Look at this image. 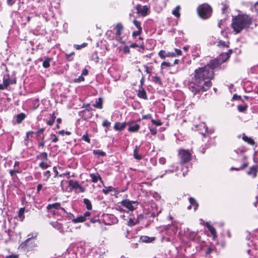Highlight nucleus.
Instances as JSON below:
<instances>
[{"mask_svg":"<svg viewBox=\"0 0 258 258\" xmlns=\"http://www.w3.org/2000/svg\"><path fill=\"white\" fill-rule=\"evenodd\" d=\"M232 51L221 53L217 58L211 60L203 67L195 70L194 76L189 83V89L194 95L207 91L212 86L211 80L214 78V70L220 66L230 57Z\"/></svg>","mask_w":258,"mask_h":258,"instance_id":"1","label":"nucleus"},{"mask_svg":"<svg viewBox=\"0 0 258 258\" xmlns=\"http://www.w3.org/2000/svg\"><path fill=\"white\" fill-rule=\"evenodd\" d=\"M252 22V19L249 16L245 14L238 15L233 18L231 26L233 30L237 33L249 27Z\"/></svg>","mask_w":258,"mask_h":258,"instance_id":"2","label":"nucleus"},{"mask_svg":"<svg viewBox=\"0 0 258 258\" xmlns=\"http://www.w3.org/2000/svg\"><path fill=\"white\" fill-rule=\"evenodd\" d=\"M37 246L34 237H30L20 244L19 249L24 252L33 250Z\"/></svg>","mask_w":258,"mask_h":258,"instance_id":"3","label":"nucleus"},{"mask_svg":"<svg viewBox=\"0 0 258 258\" xmlns=\"http://www.w3.org/2000/svg\"><path fill=\"white\" fill-rule=\"evenodd\" d=\"M48 212L50 215H55L66 213L65 209L61 207L60 203H55L52 204H48L46 207Z\"/></svg>","mask_w":258,"mask_h":258,"instance_id":"4","label":"nucleus"},{"mask_svg":"<svg viewBox=\"0 0 258 258\" xmlns=\"http://www.w3.org/2000/svg\"><path fill=\"white\" fill-rule=\"evenodd\" d=\"M197 10L199 15L203 19L208 18L212 13L211 7L206 4L200 5Z\"/></svg>","mask_w":258,"mask_h":258,"instance_id":"5","label":"nucleus"},{"mask_svg":"<svg viewBox=\"0 0 258 258\" xmlns=\"http://www.w3.org/2000/svg\"><path fill=\"white\" fill-rule=\"evenodd\" d=\"M121 205L126 208L130 211H133L135 210L138 205L139 203L137 201H130L128 200H124L121 202Z\"/></svg>","mask_w":258,"mask_h":258,"instance_id":"6","label":"nucleus"},{"mask_svg":"<svg viewBox=\"0 0 258 258\" xmlns=\"http://www.w3.org/2000/svg\"><path fill=\"white\" fill-rule=\"evenodd\" d=\"M178 155L180 159L181 164H183L189 161L191 158V154L188 150L180 149L178 152Z\"/></svg>","mask_w":258,"mask_h":258,"instance_id":"7","label":"nucleus"},{"mask_svg":"<svg viewBox=\"0 0 258 258\" xmlns=\"http://www.w3.org/2000/svg\"><path fill=\"white\" fill-rule=\"evenodd\" d=\"M137 121L132 120L127 122V125H128V131L131 133H136L140 128V125L136 123Z\"/></svg>","mask_w":258,"mask_h":258,"instance_id":"8","label":"nucleus"},{"mask_svg":"<svg viewBox=\"0 0 258 258\" xmlns=\"http://www.w3.org/2000/svg\"><path fill=\"white\" fill-rule=\"evenodd\" d=\"M185 233L186 237L189 240L195 241L198 239V236L196 232L187 229Z\"/></svg>","mask_w":258,"mask_h":258,"instance_id":"9","label":"nucleus"},{"mask_svg":"<svg viewBox=\"0 0 258 258\" xmlns=\"http://www.w3.org/2000/svg\"><path fill=\"white\" fill-rule=\"evenodd\" d=\"M258 172V167L256 165L252 166L248 171L247 172V174L251 176L252 178H255L257 176Z\"/></svg>","mask_w":258,"mask_h":258,"instance_id":"10","label":"nucleus"},{"mask_svg":"<svg viewBox=\"0 0 258 258\" xmlns=\"http://www.w3.org/2000/svg\"><path fill=\"white\" fill-rule=\"evenodd\" d=\"M149 10V7L147 6H138L137 7V11L138 13L141 14L142 16H146Z\"/></svg>","mask_w":258,"mask_h":258,"instance_id":"11","label":"nucleus"},{"mask_svg":"<svg viewBox=\"0 0 258 258\" xmlns=\"http://www.w3.org/2000/svg\"><path fill=\"white\" fill-rule=\"evenodd\" d=\"M51 224L54 228L56 229L62 233H64L66 231V230L63 228L62 225L57 222V221L52 222V223H51Z\"/></svg>","mask_w":258,"mask_h":258,"instance_id":"12","label":"nucleus"},{"mask_svg":"<svg viewBox=\"0 0 258 258\" xmlns=\"http://www.w3.org/2000/svg\"><path fill=\"white\" fill-rule=\"evenodd\" d=\"M241 136L242 139L244 142H246L247 143L251 146L255 145V147H257V145L255 144V142L251 138L245 136L244 134H243L242 135H241ZM240 136H241V135H240L239 137H240Z\"/></svg>","mask_w":258,"mask_h":258,"instance_id":"13","label":"nucleus"},{"mask_svg":"<svg viewBox=\"0 0 258 258\" xmlns=\"http://www.w3.org/2000/svg\"><path fill=\"white\" fill-rule=\"evenodd\" d=\"M197 127L200 131V133L203 135H204L206 133H208V127L205 123H200L197 126Z\"/></svg>","mask_w":258,"mask_h":258,"instance_id":"14","label":"nucleus"},{"mask_svg":"<svg viewBox=\"0 0 258 258\" xmlns=\"http://www.w3.org/2000/svg\"><path fill=\"white\" fill-rule=\"evenodd\" d=\"M127 125V122H124L122 123H120L119 122H116L114 124V128L116 131H122L125 128L126 126Z\"/></svg>","mask_w":258,"mask_h":258,"instance_id":"15","label":"nucleus"},{"mask_svg":"<svg viewBox=\"0 0 258 258\" xmlns=\"http://www.w3.org/2000/svg\"><path fill=\"white\" fill-rule=\"evenodd\" d=\"M156 239L155 237H149L148 236H142L141 237V240L142 242L145 243H151Z\"/></svg>","mask_w":258,"mask_h":258,"instance_id":"16","label":"nucleus"},{"mask_svg":"<svg viewBox=\"0 0 258 258\" xmlns=\"http://www.w3.org/2000/svg\"><path fill=\"white\" fill-rule=\"evenodd\" d=\"M89 176L93 182L95 183L97 182L98 180H101V178L98 173H91Z\"/></svg>","mask_w":258,"mask_h":258,"instance_id":"17","label":"nucleus"},{"mask_svg":"<svg viewBox=\"0 0 258 258\" xmlns=\"http://www.w3.org/2000/svg\"><path fill=\"white\" fill-rule=\"evenodd\" d=\"M189 201L190 205L188 207V209H190L191 206H193L194 208V210L196 211L197 209L199 206L198 203H197L196 200L193 198H190L189 199Z\"/></svg>","mask_w":258,"mask_h":258,"instance_id":"18","label":"nucleus"},{"mask_svg":"<svg viewBox=\"0 0 258 258\" xmlns=\"http://www.w3.org/2000/svg\"><path fill=\"white\" fill-rule=\"evenodd\" d=\"M44 131V129L43 128H41L39 129L37 132V139L38 141L43 140L44 139V135L43 132Z\"/></svg>","mask_w":258,"mask_h":258,"instance_id":"19","label":"nucleus"},{"mask_svg":"<svg viewBox=\"0 0 258 258\" xmlns=\"http://www.w3.org/2000/svg\"><path fill=\"white\" fill-rule=\"evenodd\" d=\"M138 95L139 97H140L141 98H143L144 99H147L146 92L145 91V90L142 88H141V89H140L139 90Z\"/></svg>","mask_w":258,"mask_h":258,"instance_id":"20","label":"nucleus"},{"mask_svg":"<svg viewBox=\"0 0 258 258\" xmlns=\"http://www.w3.org/2000/svg\"><path fill=\"white\" fill-rule=\"evenodd\" d=\"M115 29L116 30L115 34L117 36H120L121 34V31L123 29V26L120 23H118L116 25Z\"/></svg>","mask_w":258,"mask_h":258,"instance_id":"21","label":"nucleus"},{"mask_svg":"<svg viewBox=\"0 0 258 258\" xmlns=\"http://www.w3.org/2000/svg\"><path fill=\"white\" fill-rule=\"evenodd\" d=\"M139 148V146H136L134 150V157L137 160H141L142 158V156L138 154Z\"/></svg>","mask_w":258,"mask_h":258,"instance_id":"22","label":"nucleus"},{"mask_svg":"<svg viewBox=\"0 0 258 258\" xmlns=\"http://www.w3.org/2000/svg\"><path fill=\"white\" fill-rule=\"evenodd\" d=\"M93 106L97 108L102 109V99L101 98H99L97 100H96L95 104L93 105Z\"/></svg>","mask_w":258,"mask_h":258,"instance_id":"23","label":"nucleus"},{"mask_svg":"<svg viewBox=\"0 0 258 258\" xmlns=\"http://www.w3.org/2000/svg\"><path fill=\"white\" fill-rule=\"evenodd\" d=\"M37 159H40L42 160L46 161H48L47 157V154L46 152L40 153L38 156H37Z\"/></svg>","mask_w":258,"mask_h":258,"instance_id":"24","label":"nucleus"},{"mask_svg":"<svg viewBox=\"0 0 258 258\" xmlns=\"http://www.w3.org/2000/svg\"><path fill=\"white\" fill-rule=\"evenodd\" d=\"M50 165L49 164V163L48 162V161H43L42 162H41L39 164V166L43 169H46L47 168H48V167H49Z\"/></svg>","mask_w":258,"mask_h":258,"instance_id":"25","label":"nucleus"},{"mask_svg":"<svg viewBox=\"0 0 258 258\" xmlns=\"http://www.w3.org/2000/svg\"><path fill=\"white\" fill-rule=\"evenodd\" d=\"M83 203L85 204V205L86 207V208L88 210H90L92 209V204L89 199H86V198L84 199Z\"/></svg>","mask_w":258,"mask_h":258,"instance_id":"26","label":"nucleus"},{"mask_svg":"<svg viewBox=\"0 0 258 258\" xmlns=\"http://www.w3.org/2000/svg\"><path fill=\"white\" fill-rule=\"evenodd\" d=\"M69 185L74 188L78 189V187L80 185L78 182L73 180H70L69 181Z\"/></svg>","mask_w":258,"mask_h":258,"instance_id":"27","label":"nucleus"},{"mask_svg":"<svg viewBox=\"0 0 258 258\" xmlns=\"http://www.w3.org/2000/svg\"><path fill=\"white\" fill-rule=\"evenodd\" d=\"M93 153L97 155L98 157L105 156L106 154L104 152L100 150H95L93 151Z\"/></svg>","mask_w":258,"mask_h":258,"instance_id":"28","label":"nucleus"},{"mask_svg":"<svg viewBox=\"0 0 258 258\" xmlns=\"http://www.w3.org/2000/svg\"><path fill=\"white\" fill-rule=\"evenodd\" d=\"M246 151V148L244 146H241L234 151L237 154H242Z\"/></svg>","mask_w":258,"mask_h":258,"instance_id":"29","label":"nucleus"},{"mask_svg":"<svg viewBox=\"0 0 258 258\" xmlns=\"http://www.w3.org/2000/svg\"><path fill=\"white\" fill-rule=\"evenodd\" d=\"M207 227L208 228L209 230L210 231L211 234L213 236H216V231L215 229L211 225H209V224H207Z\"/></svg>","mask_w":258,"mask_h":258,"instance_id":"30","label":"nucleus"},{"mask_svg":"<svg viewBox=\"0 0 258 258\" xmlns=\"http://www.w3.org/2000/svg\"><path fill=\"white\" fill-rule=\"evenodd\" d=\"M24 212H25V209L23 208H22L19 210V213H18V216L21 221H23L25 218Z\"/></svg>","mask_w":258,"mask_h":258,"instance_id":"31","label":"nucleus"},{"mask_svg":"<svg viewBox=\"0 0 258 258\" xmlns=\"http://www.w3.org/2000/svg\"><path fill=\"white\" fill-rule=\"evenodd\" d=\"M25 118V114L21 113L17 115V121L18 123H21Z\"/></svg>","mask_w":258,"mask_h":258,"instance_id":"32","label":"nucleus"},{"mask_svg":"<svg viewBox=\"0 0 258 258\" xmlns=\"http://www.w3.org/2000/svg\"><path fill=\"white\" fill-rule=\"evenodd\" d=\"M22 172V170L21 168H17L14 170H10V174L11 176H13L16 173H21Z\"/></svg>","mask_w":258,"mask_h":258,"instance_id":"33","label":"nucleus"},{"mask_svg":"<svg viewBox=\"0 0 258 258\" xmlns=\"http://www.w3.org/2000/svg\"><path fill=\"white\" fill-rule=\"evenodd\" d=\"M180 6H177L175 9L172 11V14L174 15L176 17H179L180 16Z\"/></svg>","mask_w":258,"mask_h":258,"instance_id":"34","label":"nucleus"},{"mask_svg":"<svg viewBox=\"0 0 258 258\" xmlns=\"http://www.w3.org/2000/svg\"><path fill=\"white\" fill-rule=\"evenodd\" d=\"M144 67L145 69V71L147 73L149 74L150 75L152 74L153 69V66H148L147 65H145L144 66Z\"/></svg>","mask_w":258,"mask_h":258,"instance_id":"35","label":"nucleus"},{"mask_svg":"<svg viewBox=\"0 0 258 258\" xmlns=\"http://www.w3.org/2000/svg\"><path fill=\"white\" fill-rule=\"evenodd\" d=\"M86 219L85 218V217L83 216H81L80 217H77V218H75L73 220V221L74 223H78V222H84Z\"/></svg>","mask_w":258,"mask_h":258,"instance_id":"36","label":"nucleus"},{"mask_svg":"<svg viewBox=\"0 0 258 258\" xmlns=\"http://www.w3.org/2000/svg\"><path fill=\"white\" fill-rule=\"evenodd\" d=\"M114 188L112 186H109L108 187H105V188L102 189V192L105 195H107L109 192L113 191Z\"/></svg>","mask_w":258,"mask_h":258,"instance_id":"37","label":"nucleus"},{"mask_svg":"<svg viewBox=\"0 0 258 258\" xmlns=\"http://www.w3.org/2000/svg\"><path fill=\"white\" fill-rule=\"evenodd\" d=\"M50 61V59L49 58H48V57L46 58L43 62V63H42L43 67L45 68H48L50 66V64H49Z\"/></svg>","mask_w":258,"mask_h":258,"instance_id":"38","label":"nucleus"},{"mask_svg":"<svg viewBox=\"0 0 258 258\" xmlns=\"http://www.w3.org/2000/svg\"><path fill=\"white\" fill-rule=\"evenodd\" d=\"M247 106L246 105H240L237 106V109L239 112H244L246 110Z\"/></svg>","mask_w":258,"mask_h":258,"instance_id":"39","label":"nucleus"},{"mask_svg":"<svg viewBox=\"0 0 258 258\" xmlns=\"http://www.w3.org/2000/svg\"><path fill=\"white\" fill-rule=\"evenodd\" d=\"M133 23H134V24L135 25V26L138 29V30H142V27L141 26L140 22H139L138 21H137L136 20H134V21H133Z\"/></svg>","mask_w":258,"mask_h":258,"instance_id":"40","label":"nucleus"},{"mask_svg":"<svg viewBox=\"0 0 258 258\" xmlns=\"http://www.w3.org/2000/svg\"><path fill=\"white\" fill-rule=\"evenodd\" d=\"M82 139L83 140L85 141V142H86L88 143H90V139L89 136L87 133H86L85 134H84L82 136Z\"/></svg>","mask_w":258,"mask_h":258,"instance_id":"41","label":"nucleus"},{"mask_svg":"<svg viewBox=\"0 0 258 258\" xmlns=\"http://www.w3.org/2000/svg\"><path fill=\"white\" fill-rule=\"evenodd\" d=\"M3 84L5 85L6 88H7L11 84L9 78H6L5 77L4 78Z\"/></svg>","mask_w":258,"mask_h":258,"instance_id":"42","label":"nucleus"},{"mask_svg":"<svg viewBox=\"0 0 258 258\" xmlns=\"http://www.w3.org/2000/svg\"><path fill=\"white\" fill-rule=\"evenodd\" d=\"M153 81L156 84H161V80L160 78V77L158 76H154L152 77Z\"/></svg>","mask_w":258,"mask_h":258,"instance_id":"43","label":"nucleus"},{"mask_svg":"<svg viewBox=\"0 0 258 258\" xmlns=\"http://www.w3.org/2000/svg\"><path fill=\"white\" fill-rule=\"evenodd\" d=\"M43 176L45 177V179L44 180L45 181H47L51 176L50 171L49 170L45 171L43 173Z\"/></svg>","mask_w":258,"mask_h":258,"instance_id":"44","label":"nucleus"},{"mask_svg":"<svg viewBox=\"0 0 258 258\" xmlns=\"http://www.w3.org/2000/svg\"><path fill=\"white\" fill-rule=\"evenodd\" d=\"M166 52L163 50H160L158 53L159 56L162 59H164L166 57Z\"/></svg>","mask_w":258,"mask_h":258,"instance_id":"45","label":"nucleus"},{"mask_svg":"<svg viewBox=\"0 0 258 258\" xmlns=\"http://www.w3.org/2000/svg\"><path fill=\"white\" fill-rule=\"evenodd\" d=\"M247 166H248V163L245 162L240 168H235L232 167V168H231L230 170H239L243 168L246 167Z\"/></svg>","mask_w":258,"mask_h":258,"instance_id":"46","label":"nucleus"},{"mask_svg":"<svg viewBox=\"0 0 258 258\" xmlns=\"http://www.w3.org/2000/svg\"><path fill=\"white\" fill-rule=\"evenodd\" d=\"M87 44L86 43H83L81 45H75V47L77 49L79 50V49H80L81 48H82L83 47H85V46H86Z\"/></svg>","mask_w":258,"mask_h":258,"instance_id":"47","label":"nucleus"},{"mask_svg":"<svg viewBox=\"0 0 258 258\" xmlns=\"http://www.w3.org/2000/svg\"><path fill=\"white\" fill-rule=\"evenodd\" d=\"M111 123L107 120H104L103 122V126L104 127H109L110 126Z\"/></svg>","mask_w":258,"mask_h":258,"instance_id":"48","label":"nucleus"},{"mask_svg":"<svg viewBox=\"0 0 258 258\" xmlns=\"http://www.w3.org/2000/svg\"><path fill=\"white\" fill-rule=\"evenodd\" d=\"M151 122L153 124H155L157 126H160L162 125V122L160 121H157L154 119H152Z\"/></svg>","mask_w":258,"mask_h":258,"instance_id":"49","label":"nucleus"},{"mask_svg":"<svg viewBox=\"0 0 258 258\" xmlns=\"http://www.w3.org/2000/svg\"><path fill=\"white\" fill-rule=\"evenodd\" d=\"M142 30H138L137 31H134L133 33V36L136 37L141 34L142 33Z\"/></svg>","mask_w":258,"mask_h":258,"instance_id":"50","label":"nucleus"},{"mask_svg":"<svg viewBox=\"0 0 258 258\" xmlns=\"http://www.w3.org/2000/svg\"><path fill=\"white\" fill-rule=\"evenodd\" d=\"M164 66H165L166 67H169L171 66V64L169 62L164 61V62H162V63H161V67L162 68Z\"/></svg>","mask_w":258,"mask_h":258,"instance_id":"51","label":"nucleus"},{"mask_svg":"<svg viewBox=\"0 0 258 258\" xmlns=\"http://www.w3.org/2000/svg\"><path fill=\"white\" fill-rule=\"evenodd\" d=\"M218 46H223V47H227V45L225 43V42L224 41H222L221 40L219 41L218 42Z\"/></svg>","mask_w":258,"mask_h":258,"instance_id":"52","label":"nucleus"},{"mask_svg":"<svg viewBox=\"0 0 258 258\" xmlns=\"http://www.w3.org/2000/svg\"><path fill=\"white\" fill-rule=\"evenodd\" d=\"M84 81V78L82 76H80L78 78H77L74 80V82H77V83H78V82H80L81 81Z\"/></svg>","mask_w":258,"mask_h":258,"instance_id":"53","label":"nucleus"},{"mask_svg":"<svg viewBox=\"0 0 258 258\" xmlns=\"http://www.w3.org/2000/svg\"><path fill=\"white\" fill-rule=\"evenodd\" d=\"M149 129H150V132L151 133V134L152 135H155L157 134V130L156 128L149 127Z\"/></svg>","mask_w":258,"mask_h":258,"instance_id":"54","label":"nucleus"},{"mask_svg":"<svg viewBox=\"0 0 258 258\" xmlns=\"http://www.w3.org/2000/svg\"><path fill=\"white\" fill-rule=\"evenodd\" d=\"M152 118V115L150 114L144 115L142 116V119H148Z\"/></svg>","mask_w":258,"mask_h":258,"instance_id":"55","label":"nucleus"},{"mask_svg":"<svg viewBox=\"0 0 258 258\" xmlns=\"http://www.w3.org/2000/svg\"><path fill=\"white\" fill-rule=\"evenodd\" d=\"M52 142L56 143L58 141L57 137L55 135H51Z\"/></svg>","mask_w":258,"mask_h":258,"instance_id":"56","label":"nucleus"},{"mask_svg":"<svg viewBox=\"0 0 258 258\" xmlns=\"http://www.w3.org/2000/svg\"><path fill=\"white\" fill-rule=\"evenodd\" d=\"M166 162V159L164 157H161L159 159V163L162 165H164Z\"/></svg>","mask_w":258,"mask_h":258,"instance_id":"57","label":"nucleus"},{"mask_svg":"<svg viewBox=\"0 0 258 258\" xmlns=\"http://www.w3.org/2000/svg\"><path fill=\"white\" fill-rule=\"evenodd\" d=\"M166 57H174L175 56V54L174 52H168L166 54Z\"/></svg>","mask_w":258,"mask_h":258,"instance_id":"58","label":"nucleus"},{"mask_svg":"<svg viewBox=\"0 0 258 258\" xmlns=\"http://www.w3.org/2000/svg\"><path fill=\"white\" fill-rule=\"evenodd\" d=\"M54 121L53 120V119L50 118L49 120L47 121V124L50 126L53 125L54 123Z\"/></svg>","mask_w":258,"mask_h":258,"instance_id":"59","label":"nucleus"},{"mask_svg":"<svg viewBox=\"0 0 258 258\" xmlns=\"http://www.w3.org/2000/svg\"><path fill=\"white\" fill-rule=\"evenodd\" d=\"M100 220L98 218H92L90 220V221L93 223H96L97 222H98Z\"/></svg>","mask_w":258,"mask_h":258,"instance_id":"60","label":"nucleus"},{"mask_svg":"<svg viewBox=\"0 0 258 258\" xmlns=\"http://www.w3.org/2000/svg\"><path fill=\"white\" fill-rule=\"evenodd\" d=\"M135 224H136V223L134 222V221L132 219H130L129 220V221H128V225H130V226H133V225H134Z\"/></svg>","mask_w":258,"mask_h":258,"instance_id":"61","label":"nucleus"},{"mask_svg":"<svg viewBox=\"0 0 258 258\" xmlns=\"http://www.w3.org/2000/svg\"><path fill=\"white\" fill-rule=\"evenodd\" d=\"M16 2V0H7V3L9 6L13 5Z\"/></svg>","mask_w":258,"mask_h":258,"instance_id":"62","label":"nucleus"},{"mask_svg":"<svg viewBox=\"0 0 258 258\" xmlns=\"http://www.w3.org/2000/svg\"><path fill=\"white\" fill-rule=\"evenodd\" d=\"M254 9L255 10V11L258 13V2L255 3L254 5Z\"/></svg>","mask_w":258,"mask_h":258,"instance_id":"63","label":"nucleus"},{"mask_svg":"<svg viewBox=\"0 0 258 258\" xmlns=\"http://www.w3.org/2000/svg\"><path fill=\"white\" fill-rule=\"evenodd\" d=\"M6 258H18V255H11L7 256Z\"/></svg>","mask_w":258,"mask_h":258,"instance_id":"64","label":"nucleus"}]
</instances>
